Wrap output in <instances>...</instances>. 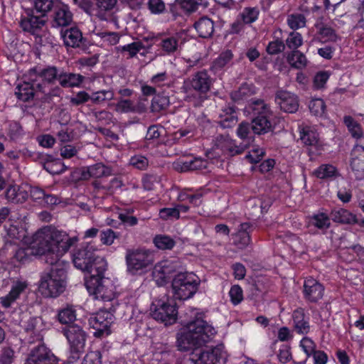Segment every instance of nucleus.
Listing matches in <instances>:
<instances>
[{
	"label": "nucleus",
	"instance_id": "obj_30",
	"mask_svg": "<svg viewBox=\"0 0 364 364\" xmlns=\"http://www.w3.org/2000/svg\"><path fill=\"white\" fill-rule=\"evenodd\" d=\"M300 139L302 143L310 147L309 150L313 151V149L316 151L319 150L321 143L318 139V134L317 132L311 127H304L300 130Z\"/></svg>",
	"mask_w": 364,
	"mask_h": 364
},
{
	"label": "nucleus",
	"instance_id": "obj_10",
	"mask_svg": "<svg viewBox=\"0 0 364 364\" xmlns=\"http://www.w3.org/2000/svg\"><path fill=\"white\" fill-rule=\"evenodd\" d=\"M214 146L223 154L233 156L243 153L247 148V144L245 143L237 144L229 135L220 134L214 140Z\"/></svg>",
	"mask_w": 364,
	"mask_h": 364
},
{
	"label": "nucleus",
	"instance_id": "obj_7",
	"mask_svg": "<svg viewBox=\"0 0 364 364\" xmlns=\"http://www.w3.org/2000/svg\"><path fill=\"white\" fill-rule=\"evenodd\" d=\"M253 110L258 116L252 122V131L257 134H264L272 129V123L269 118L272 112L269 106L263 100H258L252 102Z\"/></svg>",
	"mask_w": 364,
	"mask_h": 364
},
{
	"label": "nucleus",
	"instance_id": "obj_3",
	"mask_svg": "<svg viewBox=\"0 0 364 364\" xmlns=\"http://www.w3.org/2000/svg\"><path fill=\"white\" fill-rule=\"evenodd\" d=\"M200 284V278L193 272H181L174 276L171 287L176 299L186 300L193 296Z\"/></svg>",
	"mask_w": 364,
	"mask_h": 364
},
{
	"label": "nucleus",
	"instance_id": "obj_41",
	"mask_svg": "<svg viewBox=\"0 0 364 364\" xmlns=\"http://www.w3.org/2000/svg\"><path fill=\"white\" fill-rule=\"evenodd\" d=\"M288 63L296 69H302L307 65V59L304 53L299 50H291L287 55Z\"/></svg>",
	"mask_w": 364,
	"mask_h": 364
},
{
	"label": "nucleus",
	"instance_id": "obj_29",
	"mask_svg": "<svg viewBox=\"0 0 364 364\" xmlns=\"http://www.w3.org/2000/svg\"><path fill=\"white\" fill-rule=\"evenodd\" d=\"M41 323V318L38 317L30 316L27 320L21 321V326L23 328L25 332L31 336V338L28 340L29 343H33L35 340L41 339L40 334Z\"/></svg>",
	"mask_w": 364,
	"mask_h": 364
},
{
	"label": "nucleus",
	"instance_id": "obj_17",
	"mask_svg": "<svg viewBox=\"0 0 364 364\" xmlns=\"http://www.w3.org/2000/svg\"><path fill=\"white\" fill-rule=\"evenodd\" d=\"M314 26L316 29L317 38L322 43H334L339 38L333 22L325 23L322 18H318Z\"/></svg>",
	"mask_w": 364,
	"mask_h": 364
},
{
	"label": "nucleus",
	"instance_id": "obj_58",
	"mask_svg": "<svg viewBox=\"0 0 364 364\" xmlns=\"http://www.w3.org/2000/svg\"><path fill=\"white\" fill-rule=\"evenodd\" d=\"M147 8L151 14L160 15L166 11V4L163 0H149Z\"/></svg>",
	"mask_w": 364,
	"mask_h": 364
},
{
	"label": "nucleus",
	"instance_id": "obj_55",
	"mask_svg": "<svg viewBox=\"0 0 364 364\" xmlns=\"http://www.w3.org/2000/svg\"><path fill=\"white\" fill-rule=\"evenodd\" d=\"M23 134V130L21 124L16 122H9L7 127V135L12 141L20 139Z\"/></svg>",
	"mask_w": 364,
	"mask_h": 364
},
{
	"label": "nucleus",
	"instance_id": "obj_15",
	"mask_svg": "<svg viewBox=\"0 0 364 364\" xmlns=\"http://www.w3.org/2000/svg\"><path fill=\"white\" fill-rule=\"evenodd\" d=\"M191 356L193 364H218L223 358L222 350L218 347L205 351L196 348Z\"/></svg>",
	"mask_w": 364,
	"mask_h": 364
},
{
	"label": "nucleus",
	"instance_id": "obj_5",
	"mask_svg": "<svg viewBox=\"0 0 364 364\" xmlns=\"http://www.w3.org/2000/svg\"><path fill=\"white\" fill-rule=\"evenodd\" d=\"M213 85V79L208 71L203 70L193 74L191 78L184 80L181 91L185 94L184 100L192 102L196 98L193 91L199 94H206Z\"/></svg>",
	"mask_w": 364,
	"mask_h": 364
},
{
	"label": "nucleus",
	"instance_id": "obj_36",
	"mask_svg": "<svg viewBox=\"0 0 364 364\" xmlns=\"http://www.w3.org/2000/svg\"><path fill=\"white\" fill-rule=\"evenodd\" d=\"M208 162L201 158H194L190 160L180 161L176 164V168L181 172L202 170L207 168Z\"/></svg>",
	"mask_w": 364,
	"mask_h": 364
},
{
	"label": "nucleus",
	"instance_id": "obj_39",
	"mask_svg": "<svg viewBox=\"0 0 364 364\" xmlns=\"http://www.w3.org/2000/svg\"><path fill=\"white\" fill-rule=\"evenodd\" d=\"M200 3L198 0H174V2L169 4L171 11H173L178 6L185 13L192 14L196 12Z\"/></svg>",
	"mask_w": 364,
	"mask_h": 364
},
{
	"label": "nucleus",
	"instance_id": "obj_32",
	"mask_svg": "<svg viewBox=\"0 0 364 364\" xmlns=\"http://www.w3.org/2000/svg\"><path fill=\"white\" fill-rule=\"evenodd\" d=\"M61 35L67 47L80 48L84 40L82 32L77 27L66 29Z\"/></svg>",
	"mask_w": 364,
	"mask_h": 364
},
{
	"label": "nucleus",
	"instance_id": "obj_35",
	"mask_svg": "<svg viewBox=\"0 0 364 364\" xmlns=\"http://www.w3.org/2000/svg\"><path fill=\"white\" fill-rule=\"evenodd\" d=\"M85 77L80 74L60 71L58 82L63 87H78L84 81Z\"/></svg>",
	"mask_w": 364,
	"mask_h": 364
},
{
	"label": "nucleus",
	"instance_id": "obj_22",
	"mask_svg": "<svg viewBox=\"0 0 364 364\" xmlns=\"http://www.w3.org/2000/svg\"><path fill=\"white\" fill-rule=\"evenodd\" d=\"M350 167L358 180L364 178V146L355 145L351 151Z\"/></svg>",
	"mask_w": 364,
	"mask_h": 364
},
{
	"label": "nucleus",
	"instance_id": "obj_49",
	"mask_svg": "<svg viewBox=\"0 0 364 364\" xmlns=\"http://www.w3.org/2000/svg\"><path fill=\"white\" fill-rule=\"evenodd\" d=\"M344 124L348 127L352 136L360 139L363 136V130L361 126L352 117L345 116L343 118Z\"/></svg>",
	"mask_w": 364,
	"mask_h": 364
},
{
	"label": "nucleus",
	"instance_id": "obj_45",
	"mask_svg": "<svg viewBox=\"0 0 364 364\" xmlns=\"http://www.w3.org/2000/svg\"><path fill=\"white\" fill-rule=\"evenodd\" d=\"M314 175L321 179L336 178L338 171L335 166L331 164H322L314 171Z\"/></svg>",
	"mask_w": 364,
	"mask_h": 364
},
{
	"label": "nucleus",
	"instance_id": "obj_18",
	"mask_svg": "<svg viewBox=\"0 0 364 364\" xmlns=\"http://www.w3.org/2000/svg\"><path fill=\"white\" fill-rule=\"evenodd\" d=\"M117 2V0H95L91 16L102 21L112 20Z\"/></svg>",
	"mask_w": 364,
	"mask_h": 364
},
{
	"label": "nucleus",
	"instance_id": "obj_2",
	"mask_svg": "<svg viewBox=\"0 0 364 364\" xmlns=\"http://www.w3.org/2000/svg\"><path fill=\"white\" fill-rule=\"evenodd\" d=\"M216 333L215 328L205 320L197 318L190 321L177 338L180 350L198 348L209 341Z\"/></svg>",
	"mask_w": 364,
	"mask_h": 364
},
{
	"label": "nucleus",
	"instance_id": "obj_54",
	"mask_svg": "<svg viewBox=\"0 0 364 364\" xmlns=\"http://www.w3.org/2000/svg\"><path fill=\"white\" fill-rule=\"evenodd\" d=\"M33 3L36 13L43 18L53 7V0H33Z\"/></svg>",
	"mask_w": 364,
	"mask_h": 364
},
{
	"label": "nucleus",
	"instance_id": "obj_47",
	"mask_svg": "<svg viewBox=\"0 0 364 364\" xmlns=\"http://www.w3.org/2000/svg\"><path fill=\"white\" fill-rule=\"evenodd\" d=\"M259 10L257 7H245L238 16L245 24L255 22L259 16Z\"/></svg>",
	"mask_w": 364,
	"mask_h": 364
},
{
	"label": "nucleus",
	"instance_id": "obj_21",
	"mask_svg": "<svg viewBox=\"0 0 364 364\" xmlns=\"http://www.w3.org/2000/svg\"><path fill=\"white\" fill-rule=\"evenodd\" d=\"M174 272L175 267L173 263L165 260L154 266L152 275L158 285L162 286L168 282Z\"/></svg>",
	"mask_w": 364,
	"mask_h": 364
},
{
	"label": "nucleus",
	"instance_id": "obj_27",
	"mask_svg": "<svg viewBox=\"0 0 364 364\" xmlns=\"http://www.w3.org/2000/svg\"><path fill=\"white\" fill-rule=\"evenodd\" d=\"M237 121V115L233 105H228L220 110L218 123L223 129H230L235 127Z\"/></svg>",
	"mask_w": 364,
	"mask_h": 364
},
{
	"label": "nucleus",
	"instance_id": "obj_44",
	"mask_svg": "<svg viewBox=\"0 0 364 364\" xmlns=\"http://www.w3.org/2000/svg\"><path fill=\"white\" fill-rule=\"evenodd\" d=\"M287 23L293 31H296L306 26V18L304 14L301 13L291 14L287 16Z\"/></svg>",
	"mask_w": 364,
	"mask_h": 364
},
{
	"label": "nucleus",
	"instance_id": "obj_37",
	"mask_svg": "<svg viewBox=\"0 0 364 364\" xmlns=\"http://www.w3.org/2000/svg\"><path fill=\"white\" fill-rule=\"evenodd\" d=\"M180 36L178 34L171 36H166L160 41L159 46L166 55H171L176 52L180 48Z\"/></svg>",
	"mask_w": 364,
	"mask_h": 364
},
{
	"label": "nucleus",
	"instance_id": "obj_63",
	"mask_svg": "<svg viewBox=\"0 0 364 364\" xmlns=\"http://www.w3.org/2000/svg\"><path fill=\"white\" fill-rule=\"evenodd\" d=\"M232 53L230 50L223 52L214 61L213 66L216 69H221L228 65L232 58Z\"/></svg>",
	"mask_w": 364,
	"mask_h": 364
},
{
	"label": "nucleus",
	"instance_id": "obj_12",
	"mask_svg": "<svg viewBox=\"0 0 364 364\" xmlns=\"http://www.w3.org/2000/svg\"><path fill=\"white\" fill-rule=\"evenodd\" d=\"M303 288L304 298L309 303H318L324 296V286L311 277L304 280Z\"/></svg>",
	"mask_w": 364,
	"mask_h": 364
},
{
	"label": "nucleus",
	"instance_id": "obj_1",
	"mask_svg": "<svg viewBox=\"0 0 364 364\" xmlns=\"http://www.w3.org/2000/svg\"><path fill=\"white\" fill-rule=\"evenodd\" d=\"M76 241L75 237L56 230L43 229L37 233V253L43 255L45 262L51 266L41 278L39 289L44 296L57 297L65 291L68 262L61 257Z\"/></svg>",
	"mask_w": 364,
	"mask_h": 364
},
{
	"label": "nucleus",
	"instance_id": "obj_64",
	"mask_svg": "<svg viewBox=\"0 0 364 364\" xmlns=\"http://www.w3.org/2000/svg\"><path fill=\"white\" fill-rule=\"evenodd\" d=\"M285 48L284 43L281 39H277L268 43L266 50L268 54L273 55L283 52Z\"/></svg>",
	"mask_w": 364,
	"mask_h": 364
},
{
	"label": "nucleus",
	"instance_id": "obj_25",
	"mask_svg": "<svg viewBox=\"0 0 364 364\" xmlns=\"http://www.w3.org/2000/svg\"><path fill=\"white\" fill-rule=\"evenodd\" d=\"M107 269L106 260L98 256H95L92 262L87 265V269H85V272L88 275L86 277L87 279H96L100 281L104 279V274Z\"/></svg>",
	"mask_w": 364,
	"mask_h": 364
},
{
	"label": "nucleus",
	"instance_id": "obj_11",
	"mask_svg": "<svg viewBox=\"0 0 364 364\" xmlns=\"http://www.w3.org/2000/svg\"><path fill=\"white\" fill-rule=\"evenodd\" d=\"M46 20L41 16H36L33 11L28 9L21 15L18 26L21 30L31 35H37L44 26Z\"/></svg>",
	"mask_w": 364,
	"mask_h": 364
},
{
	"label": "nucleus",
	"instance_id": "obj_28",
	"mask_svg": "<svg viewBox=\"0 0 364 364\" xmlns=\"http://www.w3.org/2000/svg\"><path fill=\"white\" fill-rule=\"evenodd\" d=\"M28 284L26 282L16 281L11 286L7 295L1 298V304L5 308L10 307L26 289Z\"/></svg>",
	"mask_w": 364,
	"mask_h": 364
},
{
	"label": "nucleus",
	"instance_id": "obj_26",
	"mask_svg": "<svg viewBox=\"0 0 364 364\" xmlns=\"http://www.w3.org/2000/svg\"><path fill=\"white\" fill-rule=\"evenodd\" d=\"M292 320L294 329L298 334L305 335L310 332V318L303 309L299 308L293 311Z\"/></svg>",
	"mask_w": 364,
	"mask_h": 364
},
{
	"label": "nucleus",
	"instance_id": "obj_57",
	"mask_svg": "<svg viewBox=\"0 0 364 364\" xmlns=\"http://www.w3.org/2000/svg\"><path fill=\"white\" fill-rule=\"evenodd\" d=\"M159 182L160 178L156 174L146 173L141 178L142 186L145 191H153Z\"/></svg>",
	"mask_w": 364,
	"mask_h": 364
},
{
	"label": "nucleus",
	"instance_id": "obj_53",
	"mask_svg": "<svg viewBox=\"0 0 364 364\" xmlns=\"http://www.w3.org/2000/svg\"><path fill=\"white\" fill-rule=\"evenodd\" d=\"M43 168L52 175L60 174L66 169L64 164L60 160L47 161L44 164Z\"/></svg>",
	"mask_w": 364,
	"mask_h": 364
},
{
	"label": "nucleus",
	"instance_id": "obj_14",
	"mask_svg": "<svg viewBox=\"0 0 364 364\" xmlns=\"http://www.w3.org/2000/svg\"><path fill=\"white\" fill-rule=\"evenodd\" d=\"M56 358L44 345L34 348L28 355L25 364H53Z\"/></svg>",
	"mask_w": 364,
	"mask_h": 364
},
{
	"label": "nucleus",
	"instance_id": "obj_16",
	"mask_svg": "<svg viewBox=\"0 0 364 364\" xmlns=\"http://www.w3.org/2000/svg\"><path fill=\"white\" fill-rule=\"evenodd\" d=\"M151 316L155 320L160 321L166 325L172 324L176 322L177 318L176 305L163 302L152 311Z\"/></svg>",
	"mask_w": 364,
	"mask_h": 364
},
{
	"label": "nucleus",
	"instance_id": "obj_48",
	"mask_svg": "<svg viewBox=\"0 0 364 364\" xmlns=\"http://www.w3.org/2000/svg\"><path fill=\"white\" fill-rule=\"evenodd\" d=\"M154 245L159 250H171L176 245L175 240L170 236L165 235H157L153 240Z\"/></svg>",
	"mask_w": 364,
	"mask_h": 364
},
{
	"label": "nucleus",
	"instance_id": "obj_62",
	"mask_svg": "<svg viewBox=\"0 0 364 364\" xmlns=\"http://www.w3.org/2000/svg\"><path fill=\"white\" fill-rule=\"evenodd\" d=\"M117 50L121 51H126L129 53V58L134 57L141 49L144 48V45L140 41H135L132 43L125 45L122 47H117Z\"/></svg>",
	"mask_w": 364,
	"mask_h": 364
},
{
	"label": "nucleus",
	"instance_id": "obj_23",
	"mask_svg": "<svg viewBox=\"0 0 364 364\" xmlns=\"http://www.w3.org/2000/svg\"><path fill=\"white\" fill-rule=\"evenodd\" d=\"M73 15L66 4L54 6L53 26L54 27H65L73 22Z\"/></svg>",
	"mask_w": 364,
	"mask_h": 364
},
{
	"label": "nucleus",
	"instance_id": "obj_61",
	"mask_svg": "<svg viewBox=\"0 0 364 364\" xmlns=\"http://www.w3.org/2000/svg\"><path fill=\"white\" fill-rule=\"evenodd\" d=\"M310 112L315 116H322L326 109V105L322 99L312 100L309 105Z\"/></svg>",
	"mask_w": 364,
	"mask_h": 364
},
{
	"label": "nucleus",
	"instance_id": "obj_24",
	"mask_svg": "<svg viewBox=\"0 0 364 364\" xmlns=\"http://www.w3.org/2000/svg\"><path fill=\"white\" fill-rule=\"evenodd\" d=\"M95 257V255L92 247L88 245L81 247L73 255V264L77 269L85 271Z\"/></svg>",
	"mask_w": 364,
	"mask_h": 364
},
{
	"label": "nucleus",
	"instance_id": "obj_42",
	"mask_svg": "<svg viewBox=\"0 0 364 364\" xmlns=\"http://www.w3.org/2000/svg\"><path fill=\"white\" fill-rule=\"evenodd\" d=\"M111 173L109 168L105 166L101 163L95 164L87 168V171L83 173V177L87 178L86 174L92 178H101L109 176Z\"/></svg>",
	"mask_w": 364,
	"mask_h": 364
},
{
	"label": "nucleus",
	"instance_id": "obj_56",
	"mask_svg": "<svg viewBox=\"0 0 364 364\" xmlns=\"http://www.w3.org/2000/svg\"><path fill=\"white\" fill-rule=\"evenodd\" d=\"M115 110L120 113H129L135 112L136 109L132 100L121 98L115 105Z\"/></svg>",
	"mask_w": 364,
	"mask_h": 364
},
{
	"label": "nucleus",
	"instance_id": "obj_51",
	"mask_svg": "<svg viewBox=\"0 0 364 364\" xmlns=\"http://www.w3.org/2000/svg\"><path fill=\"white\" fill-rule=\"evenodd\" d=\"M311 223L319 230H326L331 225L330 218L323 213L314 215L311 217Z\"/></svg>",
	"mask_w": 364,
	"mask_h": 364
},
{
	"label": "nucleus",
	"instance_id": "obj_20",
	"mask_svg": "<svg viewBox=\"0 0 364 364\" xmlns=\"http://www.w3.org/2000/svg\"><path fill=\"white\" fill-rule=\"evenodd\" d=\"M36 92H39L34 82L31 80V73L25 77V80L17 85L15 89L16 97L23 102L33 100Z\"/></svg>",
	"mask_w": 364,
	"mask_h": 364
},
{
	"label": "nucleus",
	"instance_id": "obj_19",
	"mask_svg": "<svg viewBox=\"0 0 364 364\" xmlns=\"http://www.w3.org/2000/svg\"><path fill=\"white\" fill-rule=\"evenodd\" d=\"M275 102L285 112L294 113L299 108L296 95L288 91L279 90L275 96Z\"/></svg>",
	"mask_w": 364,
	"mask_h": 364
},
{
	"label": "nucleus",
	"instance_id": "obj_31",
	"mask_svg": "<svg viewBox=\"0 0 364 364\" xmlns=\"http://www.w3.org/2000/svg\"><path fill=\"white\" fill-rule=\"evenodd\" d=\"M251 225L249 223L240 224L237 232L233 235V244L238 248L243 250L247 247L251 241L250 230Z\"/></svg>",
	"mask_w": 364,
	"mask_h": 364
},
{
	"label": "nucleus",
	"instance_id": "obj_59",
	"mask_svg": "<svg viewBox=\"0 0 364 364\" xmlns=\"http://www.w3.org/2000/svg\"><path fill=\"white\" fill-rule=\"evenodd\" d=\"M251 130V124L247 122L240 123L237 129V136L243 140L242 143L247 144V146L249 145L251 139V137L250 136Z\"/></svg>",
	"mask_w": 364,
	"mask_h": 364
},
{
	"label": "nucleus",
	"instance_id": "obj_13",
	"mask_svg": "<svg viewBox=\"0 0 364 364\" xmlns=\"http://www.w3.org/2000/svg\"><path fill=\"white\" fill-rule=\"evenodd\" d=\"M31 80L34 82V85L44 84L46 86L49 85L55 80H58L60 71L55 66H48L45 68H33L30 70Z\"/></svg>",
	"mask_w": 364,
	"mask_h": 364
},
{
	"label": "nucleus",
	"instance_id": "obj_9",
	"mask_svg": "<svg viewBox=\"0 0 364 364\" xmlns=\"http://www.w3.org/2000/svg\"><path fill=\"white\" fill-rule=\"evenodd\" d=\"M114 315L107 311L100 310L89 318L90 327L95 330L93 335L96 338H102L110 334L109 329L113 323Z\"/></svg>",
	"mask_w": 364,
	"mask_h": 364
},
{
	"label": "nucleus",
	"instance_id": "obj_34",
	"mask_svg": "<svg viewBox=\"0 0 364 364\" xmlns=\"http://www.w3.org/2000/svg\"><path fill=\"white\" fill-rule=\"evenodd\" d=\"M198 36L203 38H210L214 32V22L207 16L199 18L193 25Z\"/></svg>",
	"mask_w": 364,
	"mask_h": 364
},
{
	"label": "nucleus",
	"instance_id": "obj_46",
	"mask_svg": "<svg viewBox=\"0 0 364 364\" xmlns=\"http://www.w3.org/2000/svg\"><path fill=\"white\" fill-rule=\"evenodd\" d=\"M58 320L62 324L73 323L76 318L75 309L73 306L67 305L58 311Z\"/></svg>",
	"mask_w": 364,
	"mask_h": 364
},
{
	"label": "nucleus",
	"instance_id": "obj_6",
	"mask_svg": "<svg viewBox=\"0 0 364 364\" xmlns=\"http://www.w3.org/2000/svg\"><path fill=\"white\" fill-rule=\"evenodd\" d=\"M70 345L69 359L71 362L77 360L84 352L87 334L78 325H69L63 329Z\"/></svg>",
	"mask_w": 364,
	"mask_h": 364
},
{
	"label": "nucleus",
	"instance_id": "obj_4",
	"mask_svg": "<svg viewBox=\"0 0 364 364\" xmlns=\"http://www.w3.org/2000/svg\"><path fill=\"white\" fill-rule=\"evenodd\" d=\"M125 261L127 272L134 275L146 272L153 265L154 259L151 251L138 248L127 250Z\"/></svg>",
	"mask_w": 364,
	"mask_h": 364
},
{
	"label": "nucleus",
	"instance_id": "obj_60",
	"mask_svg": "<svg viewBox=\"0 0 364 364\" xmlns=\"http://www.w3.org/2000/svg\"><path fill=\"white\" fill-rule=\"evenodd\" d=\"M129 165L139 170H146L149 166V159L141 154H136L129 159Z\"/></svg>",
	"mask_w": 364,
	"mask_h": 364
},
{
	"label": "nucleus",
	"instance_id": "obj_43",
	"mask_svg": "<svg viewBox=\"0 0 364 364\" xmlns=\"http://www.w3.org/2000/svg\"><path fill=\"white\" fill-rule=\"evenodd\" d=\"M170 106L169 97L163 95H155L151 104V111L152 112H161L166 111Z\"/></svg>",
	"mask_w": 364,
	"mask_h": 364
},
{
	"label": "nucleus",
	"instance_id": "obj_50",
	"mask_svg": "<svg viewBox=\"0 0 364 364\" xmlns=\"http://www.w3.org/2000/svg\"><path fill=\"white\" fill-rule=\"evenodd\" d=\"M284 44L285 46L292 50H299L298 48L303 44V37L300 33L291 31L287 38Z\"/></svg>",
	"mask_w": 364,
	"mask_h": 364
},
{
	"label": "nucleus",
	"instance_id": "obj_8",
	"mask_svg": "<svg viewBox=\"0 0 364 364\" xmlns=\"http://www.w3.org/2000/svg\"><path fill=\"white\" fill-rule=\"evenodd\" d=\"M85 286L88 292L94 295L96 299L110 301L116 297L114 287L109 279H87Z\"/></svg>",
	"mask_w": 364,
	"mask_h": 364
},
{
	"label": "nucleus",
	"instance_id": "obj_40",
	"mask_svg": "<svg viewBox=\"0 0 364 364\" xmlns=\"http://www.w3.org/2000/svg\"><path fill=\"white\" fill-rule=\"evenodd\" d=\"M114 97V93L112 90H100L92 92L90 95V102L93 105H105L107 102L112 100Z\"/></svg>",
	"mask_w": 364,
	"mask_h": 364
},
{
	"label": "nucleus",
	"instance_id": "obj_33",
	"mask_svg": "<svg viewBox=\"0 0 364 364\" xmlns=\"http://www.w3.org/2000/svg\"><path fill=\"white\" fill-rule=\"evenodd\" d=\"M331 218L333 222L341 224L354 225L358 223L356 215L344 208L333 210L331 213Z\"/></svg>",
	"mask_w": 364,
	"mask_h": 364
},
{
	"label": "nucleus",
	"instance_id": "obj_52",
	"mask_svg": "<svg viewBox=\"0 0 364 364\" xmlns=\"http://www.w3.org/2000/svg\"><path fill=\"white\" fill-rule=\"evenodd\" d=\"M37 89L47 98L60 97L63 92V90L60 87L57 85L53 86V83L46 86L44 84H37Z\"/></svg>",
	"mask_w": 364,
	"mask_h": 364
},
{
	"label": "nucleus",
	"instance_id": "obj_38",
	"mask_svg": "<svg viewBox=\"0 0 364 364\" xmlns=\"http://www.w3.org/2000/svg\"><path fill=\"white\" fill-rule=\"evenodd\" d=\"M6 198L11 203H22L27 199L28 193L17 186H10L6 191Z\"/></svg>",
	"mask_w": 364,
	"mask_h": 364
}]
</instances>
